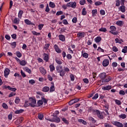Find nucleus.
Masks as SVG:
<instances>
[{
  "label": "nucleus",
  "mask_w": 127,
  "mask_h": 127,
  "mask_svg": "<svg viewBox=\"0 0 127 127\" xmlns=\"http://www.w3.org/2000/svg\"><path fill=\"white\" fill-rule=\"evenodd\" d=\"M78 122L80 123H82V124L84 125H87V122L83 119H78Z\"/></svg>",
  "instance_id": "27"
},
{
  "label": "nucleus",
  "mask_w": 127,
  "mask_h": 127,
  "mask_svg": "<svg viewBox=\"0 0 127 127\" xmlns=\"http://www.w3.org/2000/svg\"><path fill=\"white\" fill-rule=\"evenodd\" d=\"M92 16H95L96 14L97 13V10L96 9H93L92 10Z\"/></svg>",
  "instance_id": "38"
},
{
  "label": "nucleus",
  "mask_w": 127,
  "mask_h": 127,
  "mask_svg": "<svg viewBox=\"0 0 127 127\" xmlns=\"http://www.w3.org/2000/svg\"><path fill=\"white\" fill-rule=\"evenodd\" d=\"M59 38L60 39V40H61V41H65V36L63 35H59Z\"/></svg>",
  "instance_id": "19"
},
{
  "label": "nucleus",
  "mask_w": 127,
  "mask_h": 127,
  "mask_svg": "<svg viewBox=\"0 0 127 127\" xmlns=\"http://www.w3.org/2000/svg\"><path fill=\"white\" fill-rule=\"evenodd\" d=\"M102 4V2H101V1H96L95 3V5H97V6L100 5H101Z\"/></svg>",
  "instance_id": "64"
},
{
  "label": "nucleus",
  "mask_w": 127,
  "mask_h": 127,
  "mask_svg": "<svg viewBox=\"0 0 127 127\" xmlns=\"http://www.w3.org/2000/svg\"><path fill=\"white\" fill-rule=\"evenodd\" d=\"M50 44H46L44 47V49H45L46 51L48 50L50 47Z\"/></svg>",
  "instance_id": "36"
},
{
  "label": "nucleus",
  "mask_w": 127,
  "mask_h": 127,
  "mask_svg": "<svg viewBox=\"0 0 127 127\" xmlns=\"http://www.w3.org/2000/svg\"><path fill=\"white\" fill-rule=\"evenodd\" d=\"M72 21L73 23H76L77 21V18L76 17H74L72 20Z\"/></svg>",
  "instance_id": "62"
},
{
  "label": "nucleus",
  "mask_w": 127,
  "mask_h": 127,
  "mask_svg": "<svg viewBox=\"0 0 127 127\" xmlns=\"http://www.w3.org/2000/svg\"><path fill=\"white\" fill-rule=\"evenodd\" d=\"M62 121L65 124H68V121L64 117L62 118Z\"/></svg>",
  "instance_id": "54"
},
{
  "label": "nucleus",
  "mask_w": 127,
  "mask_h": 127,
  "mask_svg": "<svg viewBox=\"0 0 127 127\" xmlns=\"http://www.w3.org/2000/svg\"><path fill=\"white\" fill-rule=\"evenodd\" d=\"M42 105H43V101L42 100H39L38 101L37 104L36 105L32 104V107H39L42 106Z\"/></svg>",
  "instance_id": "5"
},
{
  "label": "nucleus",
  "mask_w": 127,
  "mask_h": 127,
  "mask_svg": "<svg viewBox=\"0 0 127 127\" xmlns=\"http://www.w3.org/2000/svg\"><path fill=\"white\" fill-rule=\"evenodd\" d=\"M119 118L122 119L123 120H125L127 118V115L126 114H121L119 116Z\"/></svg>",
  "instance_id": "28"
},
{
  "label": "nucleus",
  "mask_w": 127,
  "mask_h": 127,
  "mask_svg": "<svg viewBox=\"0 0 127 127\" xmlns=\"http://www.w3.org/2000/svg\"><path fill=\"white\" fill-rule=\"evenodd\" d=\"M112 51L114 52H118V49L117 47L116 46H114L113 48H112Z\"/></svg>",
  "instance_id": "49"
},
{
  "label": "nucleus",
  "mask_w": 127,
  "mask_h": 127,
  "mask_svg": "<svg viewBox=\"0 0 127 127\" xmlns=\"http://www.w3.org/2000/svg\"><path fill=\"white\" fill-rule=\"evenodd\" d=\"M39 70L41 72V73L43 75H46V73H47V71L45 69H44V67H40Z\"/></svg>",
  "instance_id": "12"
},
{
  "label": "nucleus",
  "mask_w": 127,
  "mask_h": 127,
  "mask_svg": "<svg viewBox=\"0 0 127 127\" xmlns=\"http://www.w3.org/2000/svg\"><path fill=\"white\" fill-rule=\"evenodd\" d=\"M70 78L71 81H74L75 79L74 75L73 74H70Z\"/></svg>",
  "instance_id": "47"
},
{
  "label": "nucleus",
  "mask_w": 127,
  "mask_h": 127,
  "mask_svg": "<svg viewBox=\"0 0 127 127\" xmlns=\"http://www.w3.org/2000/svg\"><path fill=\"white\" fill-rule=\"evenodd\" d=\"M20 101V99L18 98V97H16V98L15 99V103L18 104H19V102Z\"/></svg>",
  "instance_id": "41"
},
{
  "label": "nucleus",
  "mask_w": 127,
  "mask_h": 127,
  "mask_svg": "<svg viewBox=\"0 0 127 127\" xmlns=\"http://www.w3.org/2000/svg\"><path fill=\"white\" fill-rule=\"evenodd\" d=\"M107 74H106V72H102V73H101L99 75V77H100V78L101 79V80H103L105 79V78H106V77L107 76Z\"/></svg>",
  "instance_id": "13"
},
{
  "label": "nucleus",
  "mask_w": 127,
  "mask_h": 127,
  "mask_svg": "<svg viewBox=\"0 0 127 127\" xmlns=\"http://www.w3.org/2000/svg\"><path fill=\"white\" fill-rule=\"evenodd\" d=\"M83 81L84 82V83L88 84L89 83V80L87 78H83Z\"/></svg>",
  "instance_id": "55"
},
{
  "label": "nucleus",
  "mask_w": 127,
  "mask_h": 127,
  "mask_svg": "<svg viewBox=\"0 0 127 127\" xmlns=\"http://www.w3.org/2000/svg\"><path fill=\"white\" fill-rule=\"evenodd\" d=\"M49 6L52 8H54L56 5L54 2L50 1L49 3Z\"/></svg>",
  "instance_id": "46"
},
{
  "label": "nucleus",
  "mask_w": 127,
  "mask_h": 127,
  "mask_svg": "<svg viewBox=\"0 0 127 127\" xmlns=\"http://www.w3.org/2000/svg\"><path fill=\"white\" fill-rule=\"evenodd\" d=\"M122 53L124 54H126L127 53V46L124 47V49L122 50Z\"/></svg>",
  "instance_id": "52"
},
{
  "label": "nucleus",
  "mask_w": 127,
  "mask_h": 127,
  "mask_svg": "<svg viewBox=\"0 0 127 127\" xmlns=\"http://www.w3.org/2000/svg\"><path fill=\"white\" fill-rule=\"evenodd\" d=\"M24 22L26 23V24H27V25H30L32 24L31 21L27 19L24 20Z\"/></svg>",
  "instance_id": "25"
},
{
  "label": "nucleus",
  "mask_w": 127,
  "mask_h": 127,
  "mask_svg": "<svg viewBox=\"0 0 127 127\" xmlns=\"http://www.w3.org/2000/svg\"><path fill=\"white\" fill-rule=\"evenodd\" d=\"M22 14H23V11L20 10L18 13V17L19 18H21V17H22Z\"/></svg>",
  "instance_id": "24"
},
{
  "label": "nucleus",
  "mask_w": 127,
  "mask_h": 127,
  "mask_svg": "<svg viewBox=\"0 0 127 127\" xmlns=\"http://www.w3.org/2000/svg\"><path fill=\"white\" fill-rule=\"evenodd\" d=\"M120 9L122 12H125L126 11V8H125V6L124 5H122L120 7Z\"/></svg>",
  "instance_id": "42"
},
{
  "label": "nucleus",
  "mask_w": 127,
  "mask_h": 127,
  "mask_svg": "<svg viewBox=\"0 0 127 127\" xmlns=\"http://www.w3.org/2000/svg\"><path fill=\"white\" fill-rule=\"evenodd\" d=\"M24 112V110L23 109H20L18 110H16L14 112V114H16V115H18L19 114H22Z\"/></svg>",
  "instance_id": "21"
},
{
  "label": "nucleus",
  "mask_w": 127,
  "mask_h": 127,
  "mask_svg": "<svg viewBox=\"0 0 127 127\" xmlns=\"http://www.w3.org/2000/svg\"><path fill=\"white\" fill-rule=\"evenodd\" d=\"M110 29H111V31H112V32L114 31H116L117 30V28L115 26H111L110 27Z\"/></svg>",
  "instance_id": "33"
},
{
  "label": "nucleus",
  "mask_w": 127,
  "mask_h": 127,
  "mask_svg": "<svg viewBox=\"0 0 127 127\" xmlns=\"http://www.w3.org/2000/svg\"><path fill=\"white\" fill-rule=\"evenodd\" d=\"M82 15H86L87 14V11L86 10V8L85 7L82 9Z\"/></svg>",
  "instance_id": "39"
},
{
  "label": "nucleus",
  "mask_w": 127,
  "mask_h": 127,
  "mask_svg": "<svg viewBox=\"0 0 127 127\" xmlns=\"http://www.w3.org/2000/svg\"><path fill=\"white\" fill-rule=\"evenodd\" d=\"M82 56L85 59H87L88 58V54L87 53H84L83 54Z\"/></svg>",
  "instance_id": "60"
},
{
  "label": "nucleus",
  "mask_w": 127,
  "mask_h": 127,
  "mask_svg": "<svg viewBox=\"0 0 127 127\" xmlns=\"http://www.w3.org/2000/svg\"><path fill=\"white\" fill-rule=\"evenodd\" d=\"M116 43H119L120 44H122V43L123 42L122 39L119 40L118 38L115 39Z\"/></svg>",
  "instance_id": "31"
},
{
  "label": "nucleus",
  "mask_w": 127,
  "mask_h": 127,
  "mask_svg": "<svg viewBox=\"0 0 127 127\" xmlns=\"http://www.w3.org/2000/svg\"><path fill=\"white\" fill-rule=\"evenodd\" d=\"M102 38L100 36H98L95 38L94 40L96 43H99L101 41Z\"/></svg>",
  "instance_id": "22"
},
{
  "label": "nucleus",
  "mask_w": 127,
  "mask_h": 127,
  "mask_svg": "<svg viewBox=\"0 0 127 127\" xmlns=\"http://www.w3.org/2000/svg\"><path fill=\"white\" fill-rule=\"evenodd\" d=\"M50 92H53L55 91V88L54 85H52L50 87V89H49Z\"/></svg>",
  "instance_id": "44"
},
{
  "label": "nucleus",
  "mask_w": 127,
  "mask_h": 127,
  "mask_svg": "<svg viewBox=\"0 0 127 127\" xmlns=\"http://www.w3.org/2000/svg\"><path fill=\"white\" fill-rule=\"evenodd\" d=\"M7 89L8 90H10V91H12L13 92H15V91H16L17 90L16 88L11 87L9 86H7Z\"/></svg>",
  "instance_id": "30"
},
{
  "label": "nucleus",
  "mask_w": 127,
  "mask_h": 127,
  "mask_svg": "<svg viewBox=\"0 0 127 127\" xmlns=\"http://www.w3.org/2000/svg\"><path fill=\"white\" fill-rule=\"evenodd\" d=\"M16 55L18 58H20V57L22 56V54H21V53H20V52L19 51H17L16 52Z\"/></svg>",
  "instance_id": "32"
},
{
  "label": "nucleus",
  "mask_w": 127,
  "mask_h": 127,
  "mask_svg": "<svg viewBox=\"0 0 127 127\" xmlns=\"http://www.w3.org/2000/svg\"><path fill=\"white\" fill-rule=\"evenodd\" d=\"M105 127H113L109 123H106L104 124Z\"/></svg>",
  "instance_id": "58"
},
{
  "label": "nucleus",
  "mask_w": 127,
  "mask_h": 127,
  "mask_svg": "<svg viewBox=\"0 0 127 127\" xmlns=\"http://www.w3.org/2000/svg\"><path fill=\"white\" fill-rule=\"evenodd\" d=\"M112 89V86L111 85H107L105 87H102V90L104 91H109Z\"/></svg>",
  "instance_id": "16"
},
{
  "label": "nucleus",
  "mask_w": 127,
  "mask_h": 127,
  "mask_svg": "<svg viewBox=\"0 0 127 127\" xmlns=\"http://www.w3.org/2000/svg\"><path fill=\"white\" fill-rule=\"evenodd\" d=\"M29 101L26 100L24 104V107L25 108H27V107H32V97H30Z\"/></svg>",
  "instance_id": "2"
},
{
  "label": "nucleus",
  "mask_w": 127,
  "mask_h": 127,
  "mask_svg": "<svg viewBox=\"0 0 127 127\" xmlns=\"http://www.w3.org/2000/svg\"><path fill=\"white\" fill-rule=\"evenodd\" d=\"M97 51H99V52H102V53L104 52V50L102 49L100 47H99L98 48Z\"/></svg>",
  "instance_id": "61"
},
{
  "label": "nucleus",
  "mask_w": 127,
  "mask_h": 127,
  "mask_svg": "<svg viewBox=\"0 0 127 127\" xmlns=\"http://www.w3.org/2000/svg\"><path fill=\"white\" fill-rule=\"evenodd\" d=\"M100 14H101V15H105V11L103 9H101L100 11Z\"/></svg>",
  "instance_id": "63"
},
{
  "label": "nucleus",
  "mask_w": 127,
  "mask_h": 127,
  "mask_svg": "<svg viewBox=\"0 0 127 127\" xmlns=\"http://www.w3.org/2000/svg\"><path fill=\"white\" fill-rule=\"evenodd\" d=\"M67 6L68 7H72L75 8L76 6V2L75 1L72 2L70 1L67 3Z\"/></svg>",
  "instance_id": "3"
},
{
  "label": "nucleus",
  "mask_w": 127,
  "mask_h": 127,
  "mask_svg": "<svg viewBox=\"0 0 127 127\" xmlns=\"http://www.w3.org/2000/svg\"><path fill=\"white\" fill-rule=\"evenodd\" d=\"M102 64L104 67H107L109 64V61L108 59H104L102 62Z\"/></svg>",
  "instance_id": "7"
},
{
  "label": "nucleus",
  "mask_w": 127,
  "mask_h": 127,
  "mask_svg": "<svg viewBox=\"0 0 127 127\" xmlns=\"http://www.w3.org/2000/svg\"><path fill=\"white\" fill-rule=\"evenodd\" d=\"M123 24V21H118L116 22V25H119V26H122Z\"/></svg>",
  "instance_id": "34"
},
{
  "label": "nucleus",
  "mask_w": 127,
  "mask_h": 127,
  "mask_svg": "<svg viewBox=\"0 0 127 127\" xmlns=\"http://www.w3.org/2000/svg\"><path fill=\"white\" fill-rule=\"evenodd\" d=\"M2 107L3 109H5V110H7V109H8V106H7V104L6 103H2Z\"/></svg>",
  "instance_id": "40"
},
{
  "label": "nucleus",
  "mask_w": 127,
  "mask_h": 127,
  "mask_svg": "<svg viewBox=\"0 0 127 127\" xmlns=\"http://www.w3.org/2000/svg\"><path fill=\"white\" fill-rule=\"evenodd\" d=\"M77 36L78 38H83V37H84L85 36V33L84 32H78L77 34Z\"/></svg>",
  "instance_id": "15"
},
{
  "label": "nucleus",
  "mask_w": 127,
  "mask_h": 127,
  "mask_svg": "<svg viewBox=\"0 0 127 127\" xmlns=\"http://www.w3.org/2000/svg\"><path fill=\"white\" fill-rule=\"evenodd\" d=\"M44 26V24H39L38 26L39 30H41L42 29V28H43Z\"/></svg>",
  "instance_id": "56"
},
{
  "label": "nucleus",
  "mask_w": 127,
  "mask_h": 127,
  "mask_svg": "<svg viewBox=\"0 0 127 127\" xmlns=\"http://www.w3.org/2000/svg\"><path fill=\"white\" fill-rule=\"evenodd\" d=\"M119 94L121 96H124L126 95V91L123 90H120L119 91Z\"/></svg>",
  "instance_id": "35"
},
{
  "label": "nucleus",
  "mask_w": 127,
  "mask_h": 127,
  "mask_svg": "<svg viewBox=\"0 0 127 127\" xmlns=\"http://www.w3.org/2000/svg\"><path fill=\"white\" fill-rule=\"evenodd\" d=\"M96 114H97V115L98 117L100 119H104V116L103 115L102 113L100 112L99 110H96Z\"/></svg>",
  "instance_id": "6"
},
{
  "label": "nucleus",
  "mask_w": 127,
  "mask_h": 127,
  "mask_svg": "<svg viewBox=\"0 0 127 127\" xmlns=\"http://www.w3.org/2000/svg\"><path fill=\"white\" fill-rule=\"evenodd\" d=\"M99 97V94L98 93H96L94 97H92V100H96Z\"/></svg>",
  "instance_id": "48"
},
{
  "label": "nucleus",
  "mask_w": 127,
  "mask_h": 127,
  "mask_svg": "<svg viewBox=\"0 0 127 127\" xmlns=\"http://www.w3.org/2000/svg\"><path fill=\"white\" fill-rule=\"evenodd\" d=\"M112 78L111 76L107 75L104 79L100 80V82H102L103 85L107 84L112 80Z\"/></svg>",
  "instance_id": "1"
},
{
  "label": "nucleus",
  "mask_w": 127,
  "mask_h": 127,
  "mask_svg": "<svg viewBox=\"0 0 127 127\" xmlns=\"http://www.w3.org/2000/svg\"><path fill=\"white\" fill-rule=\"evenodd\" d=\"M60 69H61L60 71H59V73H60V75L61 77L64 76V75L65 74V72L64 70L63 69V67L62 66H60Z\"/></svg>",
  "instance_id": "11"
},
{
  "label": "nucleus",
  "mask_w": 127,
  "mask_h": 127,
  "mask_svg": "<svg viewBox=\"0 0 127 127\" xmlns=\"http://www.w3.org/2000/svg\"><path fill=\"white\" fill-rule=\"evenodd\" d=\"M99 31H101L102 32H106L107 29L106 28L102 27L99 29Z\"/></svg>",
  "instance_id": "50"
},
{
  "label": "nucleus",
  "mask_w": 127,
  "mask_h": 127,
  "mask_svg": "<svg viewBox=\"0 0 127 127\" xmlns=\"http://www.w3.org/2000/svg\"><path fill=\"white\" fill-rule=\"evenodd\" d=\"M112 124L115 126L116 127H123V124L118 121H113Z\"/></svg>",
  "instance_id": "4"
},
{
  "label": "nucleus",
  "mask_w": 127,
  "mask_h": 127,
  "mask_svg": "<svg viewBox=\"0 0 127 127\" xmlns=\"http://www.w3.org/2000/svg\"><path fill=\"white\" fill-rule=\"evenodd\" d=\"M88 120L89 121L91 122L93 124H95L96 123V121L92 117H89L88 118Z\"/></svg>",
  "instance_id": "23"
},
{
  "label": "nucleus",
  "mask_w": 127,
  "mask_h": 127,
  "mask_svg": "<svg viewBox=\"0 0 127 127\" xmlns=\"http://www.w3.org/2000/svg\"><path fill=\"white\" fill-rule=\"evenodd\" d=\"M38 119L40 120H43L44 119V115L43 114L39 113L38 115Z\"/></svg>",
  "instance_id": "20"
},
{
  "label": "nucleus",
  "mask_w": 127,
  "mask_h": 127,
  "mask_svg": "<svg viewBox=\"0 0 127 127\" xmlns=\"http://www.w3.org/2000/svg\"><path fill=\"white\" fill-rule=\"evenodd\" d=\"M54 117L53 118V122L54 123H56L57 124L61 122L60 118L57 116H54Z\"/></svg>",
  "instance_id": "14"
},
{
  "label": "nucleus",
  "mask_w": 127,
  "mask_h": 127,
  "mask_svg": "<svg viewBox=\"0 0 127 127\" xmlns=\"http://www.w3.org/2000/svg\"><path fill=\"white\" fill-rule=\"evenodd\" d=\"M24 70L25 71H26V72H28V73H29V74H30V73H31V70L30 69H29V68L27 67H25L24 68Z\"/></svg>",
  "instance_id": "45"
},
{
  "label": "nucleus",
  "mask_w": 127,
  "mask_h": 127,
  "mask_svg": "<svg viewBox=\"0 0 127 127\" xmlns=\"http://www.w3.org/2000/svg\"><path fill=\"white\" fill-rule=\"evenodd\" d=\"M49 67H50V69L51 72H53L55 69V68L54 65L53 64L50 65Z\"/></svg>",
  "instance_id": "29"
},
{
  "label": "nucleus",
  "mask_w": 127,
  "mask_h": 127,
  "mask_svg": "<svg viewBox=\"0 0 127 127\" xmlns=\"http://www.w3.org/2000/svg\"><path fill=\"white\" fill-rule=\"evenodd\" d=\"M116 104L118 105H121V101L120 100H119L118 99L115 100Z\"/></svg>",
  "instance_id": "59"
},
{
  "label": "nucleus",
  "mask_w": 127,
  "mask_h": 127,
  "mask_svg": "<svg viewBox=\"0 0 127 127\" xmlns=\"http://www.w3.org/2000/svg\"><path fill=\"white\" fill-rule=\"evenodd\" d=\"M64 71L65 72L68 73V72L69 71V69L68 67H65V66H64Z\"/></svg>",
  "instance_id": "51"
},
{
  "label": "nucleus",
  "mask_w": 127,
  "mask_h": 127,
  "mask_svg": "<svg viewBox=\"0 0 127 127\" xmlns=\"http://www.w3.org/2000/svg\"><path fill=\"white\" fill-rule=\"evenodd\" d=\"M49 90H50V88L49 86H44L42 89V91L44 92H49Z\"/></svg>",
  "instance_id": "18"
},
{
  "label": "nucleus",
  "mask_w": 127,
  "mask_h": 127,
  "mask_svg": "<svg viewBox=\"0 0 127 127\" xmlns=\"http://www.w3.org/2000/svg\"><path fill=\"white\" fill-rule=\"evenodd\" d=\"M80 4L83 5L86 3V0H80L79 1Z\"/></svg>",
  "instance_id": "53"
},
{
  "label": "nucleus",
  "mask_w": 127,
  "mask_h": 127,
  "mask_svg": "<svg viewBox=\"0 0 127 127\" xmlns=\"http://www.w3.org/2000/svg\"><path fill=\"white\" fill-rule=\"evenodd\" d=\"M32 34H33V35H36V36H39V35H41V34H40V33H38L35 31H33Z\"/></svg>",
  "instance_id": "37"
},
{
  "label": "nucleus",
  "mask_w": 127,
  "mask_h": 127,
  "mask_svg": "<svg viewBox=\"0 0 127 127\" xmlns=\"http://www.w3.org/2000/svg\"><path fill=\"white\" fill-rule=\"evenodd\" d=\"M10 72V70H9V69L6 68L4 69V77L5 78H7V76H8V75H9V72Z\"/></svg>",
  "instance_id": "10"
},
{
  "label": "nucleus",
  "mask_w": 127,
  "mask_h": 127,
  "mask_svg": "<svg viewBox=\"0 0 127 127\" xmlns=\"http://www.w3.org/2000/svg\"><path fill=\"white\" fill-rule=\"evenodd\" d=\"M20 21V20L19 18H17V17H15L14 20L12 21V23H14V24H19V22Z\"/></svg>",
  "instance_id": "17"
},
{
  "label": "nucleus",
  "mask_w": 127,
  "mask_h": 127,
  "mask_svg": "<svg viewBox=\"0 0 127 127\" xmlns=\"http://www.w3.org/2000/svg\"><path fill=\"white\" fill-rule=\"evenodd\" d=\"M93 111H94V109L92 107H89V108L88 109V112L91 113L92 112H93Z\"/></svg>",
  "instance_id": "57"
},
{
  "label": "nucleus",
  "mask_w": 127,
  "mask_h": 127,
  "mask_svg": "<svg viewBox=\"0 0 127 127\" xmlns=\"http://www.w3.org/2000/svg\"><path fill=\"white\" fill-rule=\"evenodd\" d=\"M66 30V28H64V27H63V28H61V30L60 31V34H62V33H63V32H65V30Z\"/></svg>",
  "instance_id": "43"
},
{
  "label": "nucleus",
  "mask_w": 127,
  "mask_h": 127,
  "mask_svg": "<svg viewBox=\"0 0 127 127\" xmlns=\"http://www.w3.org/2000/svg\"><path fill=\"white\" fill-rule=\"evenodd\" d=\"M27 63V62H26V61L24 60L20 61V65H21V66H25Z\"/></svg>",
  "instance_id": "26"
},
{
  "label": "nucleus",
  "mask_w": 127,
  "mask_h": 127,
  "mask_svg": "<svg viewBox=\"0 0 127 127\" xmlns=\"http://www.w3.org/2000/svg\"><path fill=\"white\" fill-rule=\"evenodd\" d=\"M43 56L44 57V61H45L46 63L48 62L49 61V55L46 53H44Z\"/></svg>",
  "instance_id": "9"
},
{
  "label": "nucleus",
  "mask_w": 127,
  "mask_h": 127,
  "mask_svg": "<svg viewBox=\"0 0 127 127\" xmlns=\"http://www.w3.org/2000/svg\"><path fill=\"white\" fill-rule=\"evenodd\" d=\"M54 48L55 49V51L56 53H57L58 54H61V50L59 48L58 46L56 44H55L54 46Z\"/></svg>",
  "instance_id": "8"
}]
</instances>
